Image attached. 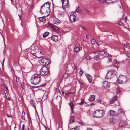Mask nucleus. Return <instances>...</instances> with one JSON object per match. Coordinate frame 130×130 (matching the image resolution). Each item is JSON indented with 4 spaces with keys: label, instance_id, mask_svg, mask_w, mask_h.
Segmentation results:
<instances>
[{
    "label": "nucleus",
    "instance_id": "nucleus-1",
    "mask_svg": "<svg viewBox=\"0 0 130 130\" xmlns=\"http://www.w3.org/2000/svg\"><path fill=\"white\" fill-rule=\"evenodd\" d=\"M93 53H95V56L94 57V58L95 60H101L104 57L109 56H112L109 54L104 50L94 52Z\"/></svg>",
    "mask_w": 130,
    "mask_h": 130
},
{
    "label": "nucleus",
    "instance_id": "nucleus-2",
    "mask_svg": "<svg viewBox=\"0 0 130 130\" xmlns=\"http://www.w3.org/2000/svg\"><path fill=\"white\" fill-rule=\"evenodd\" d=\"M40 77L37 74H35L31 76L30 81L32 84L34 85L37 84L40 80Z\"/></svg>",
    "mask_w": 130,
    "mask_h": 130
},
{
    "label": "nucleus",
    "instance_id": "nucleus-3",
    "mask_svg": "<svg viewBox=\"0 0 130 130\" xmlns=\"http://www.w3.org/2000/svg\"><path fill=\"white\" fill-rule=\"evenodd\" d=\"M40 76H48L49 75V71L47 68L45 66H43L41 68L40 71Z\"/></svg>",
    "mask_w": 130,
    "mask_h": 130
},
{
    "label": "nucleus",
    "instance_id": "nucleus-4",
    "mask_svg": "<svg viewBox=\"0 0 130 130\" xmlns=\"http://www.w3.org/2000/svg\"><path fill=\"white\" fill-rule=\"evenodd\" d=\"M50 3L49 2H47L42 5V6H44V7L43 9L44 10V11H45L46 13H48V14L46 15V16H45L44 17H47L50 14Z\"/></svg>",
    "mask_w": 130,
    "mask_h": 130
},
{
    "label": "nucleus",
    "instance_id": "nucleus-5",
    "mask_svg": "<svg viewBox=\"0 0 130 130\" xmlns=\"http://www.w3.org/2000/svg\"><path fill=\"white\" fill-rule=\"evenodd\" d=\"M116 74V72L114 70L109 71L107 73V74L105 76V78L106 79H110L115 76Z\"/></svg>",
    "mask_w": 130,
    "mask_h": 130
},
{
    "label": "nucleus",
    "instance_id": "nucleus-6",
    "mask_svg": "<svg viewBox=\"0 0 130 130\" xmlns=\"http://www.w3.org/2000/svg\"><path fill=\"white\" fill-rule=\"evenodd\" d=\"M103 112L102 110H98L94 112L93 116L95 118H100L103 116Z\"/></svg>",
    "mask_w": 130,
    "mask_h": 130
},
{
    "label": "nucleus",
    "instance_id": "nucleus-7",
    "mask_svg": "<svg viewBox=\"0 0 130 130\" xmlns=\"http://www.w3.org/2000/svg\"><path fill=\"white\" fill-rule=\"evenodd\" d=\"M41 49L38 47V51H37L36 55L34 56L38 58H41L43 56V52L41 51Z\"/></svg>",
    "mask_w": 130,
    "mask_h": 130
},
{
    "label": "nucleus",
    "instance_id": "nucleus-8",
    "mask_svg": "<svg viewBox=\"0 0 130 130\" xmlns=\"http://www.w3.org/2000/svg\"><path fill=\"white\" fill-rule=\"evenodd\" d=\"M62 7L64 10L69 7V4L68 0H62Z\"/></svg>",
    "mask_w": 130,
    "mask_h": 130
},
{
    "label": "nucleus",
    "instance_id": "nucleus-9",
    "mask_svg": "<svg viewBox=\"0 0 130 130\" xmlns=\"http://www.w3.org/2000/svg\"><path fill=\"white\" fill-rule=\"evenodd\" d=\"M40 61L44 66L48 65L50 63L49 60L47 58H43L40 60Z\"/></svg>",
    "mask_w": 130,
    "mask_h": 130
},
{
    "label": "nucleus",
    "instance_id": "nucleus-10",
    "mask_svg": "<svg viewBox=\"0 0 130 130\" xmlns=\"http://www.w3.org/2000/svg\"><path fill=\"white\" fill-rule=\"evenodd\" d=\"M108 113L110 116H114L115 117H116L118 115V113L117 112L112 110H110L109 111Z\"/></svg>",
    "mask_w": 130,
    "mask_h": 130
},
{
    "label": "nucleus",
    "instance_id": "nucleus-11",
    "mask_svg": "<svg viewBox=\"0 0 130 130\" xmlns=\"http://www.w3.org/2000/svg\"><path fill=\"white\" fill-rule=\"evenodd\" d=\"M119 79H120L121 80L123 83H125L127 80V77L123 75H120L119 77Z\"/></svg>",
    "mask_w": 130,
    "mask_h": 130
},
{
    "label": "nucleus",
    "instance_id": "nucleus-12",
    "mask_svg": "<svg viewBox=\"0 0 130 130\" xmlns=\"http://www.w3.org/2000/svg\"><path fill=\"white\" fill-rule=\"evenodd\" d=\"M103 86L105 88H108L109 87L110 83L109 82L107 81H104L103 82Z\"/></svg>",
    "mask_w": 130,
    "mask_h": 130
},
{
    "label": "nucleus",
    "instance_id": "nucleus-13",
    "mask_svg": "<svg viewBox=\"0 0 130 130\" xmlns=\"http://www.w3.org/2000/svg\"><path fill=\"white\" fill-rule=\"evenodd\" d=\"M38 47H37L33 48L31 49L30 53L34 55H36L37 51H38Z\"/></svg>",
    "mask_w": 130,
    "mask_h": 130
},
{
    "label": "nucleus",
    "instance_id": "nucleus-14",
    "mask_svg": "<svg viewBox=\"0 0 130 130\" xmlns=\"http://www.w3.org/2000/svg\"><path fill=\"white\" fill-rule=\"evenodd\" d=\"M69 19L70 21L72 22H73L76 20V16L74 14L71 15L69 17Z\"/></svg>",
    "mask_w": 130,
    "mask_h": 130
},
{
    "label": "nucleus",
    "instance_id": "nucleus-15",
    "mask_svg": "<svg viewBox=\"0 0 130 130\" xmlns=\"http://www.w3.org/2000/svg\"><path fill=\"white\" fill-rule=\"evenodd\" d=\"M117 120L114 118H111L109 119V123L110 124L113 125L117 122Z\"/></svg>",
    "mask_w": 130,
    "mask_h": 130
},
{
    "label": "nucleus",
    "instance_id": "nucleus-16",
    "mask_svg": "<svg viewBox=\"0 0 130 130\" xmlns=\"http://www.w3.org/2000/svg\"><path fill=\"white\" fill-rule=\"evenodd\" d=\"M48 25L54 30H55L56 31H58L60 30L59 28L58 27L52 24H48Z\"/></svg>",
    "mask_w": 130,
    "mask_h": 130
},
{
    "label": "nucleus",
    "instance_id": "nucleus-17",
    "mask_svg": "<svg viewBox=\"0 0 130 130\" xmlns=\"http://www.w3.org/2000/svg\"><path fill=\"white\" fill-rule=\"evenodd\" d=\"M100 3L103 4L105 1L106 3L108 4H111V2H110L111 0H97Z\"/></svg>",
    "mask_w": 130,
    "mask_h": 130
},
{
    "label": "nucleus",
    "instance_id": "nucleus-18",
    "mask_svg": "<svg viewBox=\"0 0 130 130\" xmlns=\"http://www.w3.org/2000/svg\"><path fill=\"white\" fill-rule=\"evenodd\" d=\"M51 38L53 41L56 42L58 41V38L56 35H53L51 37Z\"/></svg>",
    "mask_w": 130,
    "mask_h": 130
},
{
    "label": "nucleus",
    "instance_id": "nucleus-19",
    "mask_svg": "<svg viewBox=\"0 0 130 130\" xmlns=\"http://www.w3.org/2000/svg\"><path fill=\"white\" fill-rule=\"evenodd\" d=\"M86 75L89 82L90 83H91L92 81V77L90 75L88 74H87Z\"/></svg>",
    "mask_w": 130,
    "mask_h": 130
},
{
    "label": "nucleus",
    "instance_id": "nucleus-20",
    "mask_svg": "<svg viewBox=\"0 0 130 130\" xmlns=\"http://www.w3.org/2000/svg\"><path fill=\"white\" fill-rule=\"evenodd\" d=\"M117 96L116 95L110 101V104H112L114 103V102L117 100Z\"/></svg>",
    "mask_w": 130,
    "mask_h": 130
},
{
    "label": "nucleus",
    "instance_id": "nucleus-21",
    "mask_svg": "<svg viewBox=\"0 0 130 130\" xmlns=\"http://www.w3.org/2000/svg\"><path fill=\"white\" fill-rule=\"evenodd\" d=\"M68 104L69 105L71 110L73 111V109L74 108V105L73 104V102L72 101L70 102Z\"/></svg>",
    "mask_w": 130,
    "mask_h": 130
},
{
    "label": "nucleus",
    "instance_id": "nucleus-22",
    "mask_svg": "<svg viewBox=\"0 0 130 130\" xmlns=\"http://www.w3.org/2000/svg\"><path fill=\"white\" fill-rule=\"evenodd\" d=\"M118 114L122 116V115H124V113L123 110L122 109H120L118 110Z\"/></svg>",
    "mask_w": 130,
    "mask_h": 130
},
{
    "label": "nucleus",
    "instance_id": "nucleus-23",
    "mask_svg": "<svg viewBox=\"0 0 130 130\" xmlns=\"http://www.w3.org/2000/svg\"><path fill=\"white\" fill-rule=\"evenodd\" d=\"M16 128V124L14 123L10 126V130H15Z\"/></svg>",
    "mask_w": 130,
    "mask_h": 130
},
{
    "label": "nucleus",
    "instance_id": "nucleus-24",
    "mask_svg": "<svg viewBox=\"0 0 130 130\" xmlns=\"http://www.w3.org/2000/svg\"><path fill=\"white\" fill-rule=\"evenodd\" d=\"M95 99V96L94 95H91L89 97V100L90 101H92L94 100Z\"/></svg>",
    "mask_w": 130,
    "mask_h": 130
},
{
    "label": "nucleus",
    "instance_id": "nucleus-25",
    "mask_svg": "<svg viewBox=\"0 0 130 130\" xmlns=\"http://www.w3.org/2000/svg\"><path fill=\"white\" fill-rule=\"evenodd\" d=\"M82 49V47H75L74 48V50L75 52H78Z\"/></svg>",
    "mask_w": 130,
    "mask_h": 130
},
{
    "label": "nucleus",
    "instance_id": "nucleus-26",
    "mask_svg": "<svg viewBox=\"0 0 130 130\" xmlns=\"http://www.w3.org/2000/svg\"><path fill=\"white\" fill-rule=\"evenodd\" d=\"M74 122V117L73 116H71L69 122L70 123H73Z\"/></svg>",
    "mask_w": 130,
    "mask_h": 130
},
{
    "label": "nucleus",
    "instance_id": "nucleus-27",
    "mask_svg": "<svg viewBox=\"0 0 130 130\" xmlns=\"http://www.w3.org/2000/svg\"><path fill=\"white\" fill-rule=\"evenodd\" d=\"M38 19L40 21L43 22H44L45 21L46 19L44 18L43 17H39L38 18Z\"/></svg>",
    "mask_w": 130,
    "mask_h": 130
},
{
    "label": "nucleus",
    "instance_id": "nucleus-28",
    "mask_svg": "<svg viewBox=\"0 0 130 130\" xmlns=\"http://www.w3.org/2000/svg\"><path fill=\"white\" fill-rule=\"evenodd\" d=\"M60 21L59 19L57 18H55L53 20V22L55 24H57V23H59L60 22Z\"/></svg>",
    "mask_w": 130,
    "mask_h": 130
},
{
    "label": "nucleus",
    "instance_id": "nucleus-29",
    "mask_svg": "<svg viewBox=\"0 0 130 130\" xmlns=\"http://www.w3.org/2000/svg\"><path fill=\"white\" fill-rule=\"evenodd\" d=\"M49 34V33L48 32H46L43 34V37L45 38Z\"/></svg>",
    "mask_w": 130,
    "mask_h": 130
},
{
    "label": "nucleus",
    "instance_id": "nucleus-30",
    "mask_svg": "<svg viewBox=\"0 0 130 130\" xmlns=\"http://www.w3.org/2000/svg\"><path fill=\"white\" fill-rule=\"evenodd\" d=\"M81 11V10L80 8L78 7L76 10V12L79 13H80Z\"/></svg>",
    "mask_w": 130,
    "mask_h": 130
},
{
    "label": "nucleus",
    "instance_id": "nucleus-31",
    "mask_svg": "<svg viewBox=\"0 0 130 130\" xmlns=\"http://www.w3.org/2000/svg\"><path fill=\"white\" fill-rule=\"evenodd\" d=\"M84 103L85 101H84V100L82 99L81 102L78 103V104L80 105H82L83 104H84Z\"/></svg>",
    "mask_w": 130,
    "mask_h": 130
},
{
    "label": "nucleus",
    "instance_id": "nucleus-32",
    "mask_svg": "<svg viewBox=\"0 0 130 130\" xmlns=\"http://www.w3.org/2000/svg\"><path fill=\"white\" fill-rule=\"evenodd\" d=\"M95 40L94 39H92L91 40V42L93 45L94 44H95Z\"/></svg>",
    "mask_w": 130,
    "mask_h": 130
},
{
    "label": "nucleus",
    "instance_id": "nucleus-33",
    "mask_svg": "<svg viewBox=\"0 0 130 130\" xmlns=\"http://www.w3.org/2000/svg\"><path fill=\"white\" fill-rule=\"evenodd\" d=\"M72 92H67V93H65V94L66 96H69V95L70 94H72Z\"/></svg>",
    "mask_w": 130,
    "mask_h": 130
},
{
    "label": "nucleus",
    "instance_id": "nucleus-34",
    "mask_svg": "<svg viewBox=\"0 0 130 130\" xmlns=\"http://www.w3.org/2000/svg\"><path fill=\"white\" fill-rule=\"evenodd\" d=\"M85 58L87 60H89L91 58V57L90 56H88L86 57Z\"/></svg>",
    "mask_w": 130,
    "mask_h": 130
},
{
    "label": "nucleus",
    "instance_id": "nucleus-35",
    "mask_svg": "<svg viewBox=\"0 0 130 130\" xmlns=\"http://www.w3.org/2000/svg\"><path fill=\"white\" fill-rule=\"evenodd\" d=\"M16 82L17 84L18 85H19L20 84V83L21 82L20 80H19L18 78L17 79L16 78Z\"/></svg>",
    "mask_w": 130,
    "mask_h": 130
},
{
    "label": "nucleus",
    "instance_id": "nucleus-36",
    "mask_svg": "<svg viewBox=\"0 0 130 130\" xmlns=\"http://www.w3.org/2000/svg\"><path fill=\"white\" fill-rule=\"evenodd\" d=\"M118 83L119 84H122L124 83H122V81L121 80V79H118Z\"/></svg>",
    "mask_w": 130,
    "mask_h": 130
},
{
    "label": "nucleus",
    "instance_id": "nucleus-37",
    "mask_svg": "<svg viewBox=\"0 0 130 130\" xmlns=\"http://www.w3.org/2000/svg\"><path fill=\"white\" fill-rule=\"evenodd\" d=\"M71 65L72 66V68L74 69H76V67H75L74 64L73 63H71Z\"/></svg>",
    "mask_w": 130,
    "mask_h": 130
},
{
    "label": "nucleus",
    "instance_id": "nucleus-38",
    "mask_svg": "<svg viewBox=\"0 0 130 130\" xmlns=\"http://www.w3.org/2000/svg\"><path fill=\"white\" fill-rule=\"evenodd\" d=\"M83 73V71L82 70H80V71L79 72V73L80 74V76L82 75Z\"/></svg>",
    "mask_w": 130,
    "mask_h": 130
},
{
    "label": "nucleus",
    "instance_id": "nucleus-39",
    "mask_svg": "<svg viewBox=\"0 0 130 130\" xmlns=\"http://www.w3.org/2000/svg\"><path fill=\"white\" fill-rule=\"evenodd\" d=\"M118 23L119 25H123L124 24L122 22H119Z\"/></svg>",
    "mask_w": 130,
    "mask_h": 130
},
{
    "label": "nucleus",
    "instance_id": "nucleus-40",
    "mask_svg": "<svg viewBox=\"0 0 130 130\" xmlns=\"http://www.w3.org/2000/svg\"><path fill=\"white\" fill-rule=\"evenodd\" d=\"M45 85V83L43 84L40 86H39V87H40L41 86L43 87Z\"/></svg>",
    "mask_w": 130,
    "mask_h": 130
},
{
    "label": "nucleus",
    "instance_id": "nucleus-41",
    "mask_svg": "<svg viewBox=\"0 0 130 130\" xmlns=\"http://www.w3.org/2000/svg\"><path fill=\"white\" fill-rule=\"evenodd\" d=\"M68 74L65 73L64 74V77H66L68 76Z\"/></svg>",
    "mask_w": 130,
    "mask_h": 130
},
{
    "label": "nucleus",
    "instance_id": "nucleus-42",
    "mask_svg": "<svg viewBox=\"0 0 130 130\" xmlns=\"http://www.w3.org/2000/svg\"><path fill=\"white\" fill-rule=\"evenodd\" d=\"M21 87L23 86H24V84L23 82H20V84Z\"/></svg>",
    "mask_w": 130,
    "mask_h": 130
},
{
    "label": "nucleus",
    "instance_id": "nucleus-43",
    "mask_svg": "<svg viewBox=\"0 0 130 130\" xmlns=\"http://www.w3.org/2000/svg\"><path fill=\"white\" fill-rule=\"evenodd\" d=\"M68 66H67L66 68V72H68Z\"/></svg>",
    "mask_w": 130,
    "mask_h": 130
},
{
    "label": "nucleus",
    "instance_id": "nucleus-44",
    "mask_svg": "<svg viewBox=\"0 0 130 130\" xmlns=\"http://www.w3.org/2000/svg\"><path fill=\"white\" fill-rule=\"evenodd\" d=\"M81 28L84 30H86V28L84 27L81 26Z\"/></svg>",
    "mask_w": 130,
    "mask_h": 130
},
{
    "label": "nucleus",
    "instance_id": "nucleus-45",
    "mask_svg": "<svg viewBox=\"0 0 130 130\" xmlns=\"http://www.w3.org/2000/svg\"><path fill=\"white\" fill-rule=\"evenodd\" d=\"M110 2H111V3H114L116 2V0H111V1Z\"/></svg>",
    "mask_w": 130,
    "mask_h": 130
},
{
    "label": "nucleus",
    "instance_id": "nucleus-46",
    "mask_svg": "<svg viewBox=\"0 0 130 130\" xmlns=\"http://www.w3.org/2000/svg\"><path fill=\"white\" fill-rule=\"evenodd\" d=\"M44 127L45 128V130H49V128L45 126H44Z\"/></svg>",
    "mask_w": 130,
    "mask_h": 130
},
{
    "label": "nucleus",
    "instance_id": "nucleus-47",
    "mask_svg": "<svg viewBox=\"0 0 130 130\" xmlns=\"http://www.w3.org/2000/svg\"><path fill=\"white\" fill-rule=\"evenodd\" d=\"M75 130H80L79 128L77 126L75 127Z\"/></svg>",
    "mask_w": 130,
    "mask_h": 130
},
{
    "label": "nucleus",
    "instance_id": "nucleus-48",
    "mask_svg": "<svg viewBox=\"0 0 130 130\" xmlns=\"http://www.w3.org/2000/svg\"><path fill=\"white\" fill-rule=\"evenodd\" d=\"M21 118H22L24 120H25V117H24V116H21Z\"/></svg>",
    "mask_w": 130,
    "mask_h": 130
},
{
    "label": "nucleus",
    "instance_id": "nucleus-49",
    "mask_svg": "<svg viewBox=\"0 0 130 130\" xmlns=\"http://www.w3.org/2000/svg\"><path fill=\"white\" fill-rule=\"evenodd\" d=\"M112 59L111 58H108V60L109 62H111L112 61Z\"/></svg>",
    "mask_w": 130,
    "mask_h": 130
},
{
    "label": "nucleus",
    "instance_id": "nucleus-50",
    "mask_svg": "<svg viewBox=\"0 0 130 130\" xmlns=\"http://www.w3.org/2000/svg\"><path fill=\"white\" fill-rule=\"evenodd\" d=\"M121 92L120 89L118 88L117 89V93H121Z\"/></svg>",
    "mask_w": 130,
    "mask_h": 130
},
{
    "label": "nucleus",
    "instance_id": "nucleus-51",
    "mask_svg": "<svg viewBox=\"0 0 130 130\" xmlns=\"http://www.w3.org/2000/svg\"><path fill=\"white\" fill-rule=\"evenodd\" d=\"M22 116H24L25 114V113L23 111L22 112Z\"/></svg>",
    "mask_w": 130,
    "mask_h": 130
},
{
    "label": "nucleus",
    "instance_id": "nucleus-52",
    "mask_svg": "<svg viewBox=\"0 0 130 130\" xmlns=\"http://www.w3.org/2000/svg\"><path fill=\"white\" fill-rule=\"evenodd\" d=\"M7 116L8 117H11V118L12 117L11 116H10L8 114L7 115Z\"/></svg>",
    "mask_w": 130,
    "mask_h": 130
},
{
    "label": "nucleus",
    "instance_id": "nucleus-53",
    "mask_svg": "<svg viewBox=\"0 0 130 130\" xmlns=\"http://www.w3.org/2000/svg\"><path fill=\"white\" fill-rule=\"evenodd\" d=\"M87 130H92V129L90 128H87Z\"/></svg>",
    "mask_w": 130,
    "mask_h": 130
},
{
    "label": "nucleus",
    "instance_id": "nucleus-54",
    "mask_svg": "<svg viewBox=\"0 0 130 130\" xmlns=\"http://www.w3.org/2000/svg\"><path fill=\"white\" fill-rule=\"evenodd\" d=\"M40 12L41 14H43V12H42L41 10V9H40Z\"/></svg>",
    "mask_w": 130,
    "mask_h": 130
},
{
    "label": "nucleus",
    "instance_id": "nucleus-55",
    "mask_svg": "<svg viewBox=\"0 0 130 130\" xmlns=\"http://www.w3.org/2000/svg\"><path fill=\"white\" fill-rule=\"evenodd\" d=\"M75 127L70 129V130H75Z\"/></svg>",
    "mask_w": 130,
    "mask_h": 130
},
{
    "label": "nucleus",
    "instance_id": "nucleus-56",
    "mask_svg": "<svg viewBox=\"0 0 130 130\" xmlns=\"http://www.w3.org/2000/svg\"><path fill=\"white\" fill-rule=\"evenodd\" d=\"M124 46L126 48L128 47V46L127 44H124Z\"/></svg>",
    "mask_w": 130,
    "mask_h": 130
},
{
    "label": "nucleus",
    "instance_id": "nucleus-57",
    "mask_svg": "<svg viewBox=\"0 0 130 130\" xmlns=\"http://www.w3.org/2000/svg\"><path fill=\"white\" fill-rule=\"evenodd\" d=\"M127 56L128 57H130V54H127Z\"/></svg>",
    "mask_w": 130,
    "mask_h": 130
},
{
    "label": "nucleus",
    "instance_id": "nucleus-58",
    "mask_svg": "<svg viewBox=\"0 0 130 130\" xmlns=\"http://www.w3.org/2000/svg\"><path fill=\"white\" fill-rule=\"evenodd\" d=\"M24 125H22V130H23L24 129Z\"/></svg>",
    "mask_w": 130,
    "mask_h": 130
},
{
    "label": "nucleus",
    "instance_id": "nucleus-59",
    "mask_svg": "<svg viewBox=\"0 0 130 130\" xmlns=\"http://www.w3.org/2000/svg\"><path fill=\"white\" fill-rule=\"evenodd\" d=\"M98 101L99 102H101V100L100 99H98Z\"/></svg>",
    "mask_w": 130,
    "mask_h": 130
},
{
    "label": "nucleus",
    "instance_id": "nucleus-60",
    "mask_svg": "<svg viewBox=\"0 0 130 130\" xmlns=\"http://www.w3.org/2000/svg\"><path fill=\"white\" fill-rule=\"evenodd\" d=\"M95 104V103H92L90 105L91 106L93 105H94Z\"/></svg>",
    "mask_w": 130,
    "mask_h": 130
},
{
    "label": "nucleus",
    "instance_id": "nucleus-61",
    "mask_svg": "<svg viewBox=\"0 0 130 130\" xmlns=\"http://www.w3.org/2000/svg\"><path fill=\"white\" fill-rule=\"evenodd\" d=\"M7 100L9 101H10L11 100V99L9 97H8L7 98Z\"/></svg>",
    "mask_w": 130,
    "mask_h": 130
},
{
    "label": "nucleus",
    "instance_id": "nucleus-62",
    "mask_svg": "<svg viewBox=\"0 0 130 130\" xmlns=\"http://www.w3.org/2000/svg\"><path fill=\"white\" fill-rule=\"evenodd\" d=\"M44 7V6H42V5L40 9H42V7Z\"/></svg>",
    "mask_w": 130,
    "mask_h": 130
},
{
    "label": "nucleus",
    "instance_id": "nucleus-63",
    "mask_svg": "<svg viewBox=\"0 0 130 130\" xmlns=\"http://www.w3.org/2000/svg\"><path fill=\"white\" fill-rule=\"evenodd\" d=\"M98 44H101L102 43V42H99L98 43H97Z\"/></svg>",
    "mask_w": 130,
    "mask_h": 130
},
{
    "label": "nucleus",
    "instance_id": "nucleus-64",
    "mask_svg": "<svg viewBox=\"0 0 130 130\" xmlns=\"http://www.w3.org/2000/svg\"><path fill=\"white\" fill-rule=\"evenodd\" d=\"M86 38L88 39V36L87 35H86Z\"/></svg>",
    "mask_w": 130,
    "mask_h": 130
}]
</instances>
